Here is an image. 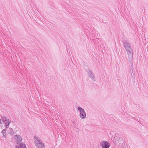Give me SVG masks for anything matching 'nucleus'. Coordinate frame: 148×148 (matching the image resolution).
<instances>
[{
	"label": "nucleus",
	"mask_w": 148,
	"mask_h": 148,
	"mask_svg": "<svg viewBox=\"0 0 148 148\" xmlns=\"http://www.w3.org/2000/svg\"><path fill=\"white\" fill-rule=\"evenodd\" d=\"M34 138L35 145L38 148H45V145L37 136H35Z\"/></svg>",
	"instance_id": "f257e3e1"
},
{
	"label": "nucleus",
	"mask_w": 148,
	"mask_h": 148,
	"mask_svg": "<svg viewBox=\"0 0 148 148\" xmlns=\"http://www.w3.org/2000/svg\"><path fill=\"white\" fill-rule=\"evenodd\" d=\"M128 56V59L130 62H132L133 59V50L131 47L125 49Z\"/></svg>",
	"instance_id": "f03ea898"
},
{
	"label": "nucleus",
	"mask_w": 148,
	"mask_h": 148,
	"mask_svg": "<svg viewBox=\"0 0 148 148\" xmlns=\"http://www.w3.org/2000/svg\"><path fill=\"white\" fill-rule=\"evenodd\" d=\"M77 109L80 112L79 114L80 117L82 119H84L86 116V114L84 110L82 108L79 107L77 108Z\"/></svg>",
	"instance_id": "7ed1b4c3"
},
{
	"label": "nucleus",
	"mask_w": 148,
	"mask_h": 148,
	"mask_svg": "<svg viewBox=\"0 0 148 148\" xmlns=\"http://www.w3.org/2000/svg\"><path fill=\"white\" fill-rule=\"evenodd\" d=\"M1 120L5 122V124H7L5 125V127L6 128H8L9 127V124L10 123L11 121L8 118L6 117L5 116L1 117Z\"/></svg>",
	"instance_id": "20e7f679"
},
{
	"label": "nucleus",
	"mask_w": 148,
	"mask_h": 148,
	"mask_svg": "<svg viewBox=\"0 0 148 148\" xmlns=\"http://www.w3.org/2000/svg\"><path fill=\"white\" fill-rule=\"evenodd\" d=\"M100 145L103 148H109L110 147V144L107 141L103 140L100 143Z\"/></svg>",
	"instance_id": "39448f33"
},
{
	"label": "nucleus",
	"mask_w": 148,
	"mask_h": 148,
	"mask_svg": "<svg viewBox=\"0 0 148 148\" xmlns=\"http://www.w3.org/2000/svg\"><path fill=\"white\" fill-rule=\"evenodd\" d=\"M123 45L125 49L131 47L129 42L126 40L123 41Z\"/></svg>",
	"instance_id": "423d86ee"
},
{
	"label": "nucleus",
	"mask_w": 148,
	"mask_h": 148,
	"mask_svg": "<svg viewBox=\"0 0 148 148\" xmlns=\"http://www.w3.org/2000/svg\"><path fill=\"white\" fill-rule=\"evenodd\" d=\"M14 137L15 138H16V137H17L18 144L20 143L22 141V138L20 136H18L17 135L15 136Z\"/></svg>",
	"instance_id": "0eeeda50"
},
{
	"label": "nucleus",
	"mask_w": 148,
	"mask_h": 148,
	"mask_svg": "<svg viewBox=\"0 0 148 148\" xmlns=\"http://www.w3.org/2000/svg\"><path fill=\"white\" fill-rule=\"evenodd\" d=\"M89 77L93 81H96L95 76L93 73Z\"/></svg>",
	"instance_id": "6e6552de"
},
{
	"label": "nucleus",
	"mask_w": 148,
	"mask_h": 148,
	"mask_svg": "<svg viewBox=\"0 0 148 148\" xmlns=\"http://www.w3.org/2000/svg\"><path fill=\"white\" fill-rule=\"evenodd\" d=\"M18 148H26L25 145L23 143H20L19 146L18 147Z\"/></svg>",
	"instance_id": "1a4fd4ad"
},
{
	"label": "nucleus",
	"mask_w": 148,
	"mask_h": 148,
	"mask_svg": "<svg viewBox=\"0 0 148 148\" xmlns=\"http://www.w3.org/2000/svg\"><path fill=\"white\" fill-rule=\"evenodd\" d=\"M87 73L88 75L89 76L92 74H93L92 71L90 70H88L87 71Z\"/></svg>",
	"instance_id": "9d476101"
},
{
	"label": "nucleus",
	"mask_w": 148,
	"mask_h": 148,
	"mask_svg": "<svg viewBox=\"0 0 148 148\" xmlns=\"http://www.w3.org/2000/svg\"><path fill=\"white\" fill-rule=\"evenodd\" d=\"M5 132H6V130L5 129L3 130L1 132L3 134V136L4 137H5V136L6 135V134H5Z\"/></svg>",
	"instance_id": "9b49d317"
},
{
	"label": "nucleus",
	"mask_w": 148,
	"mask_h": 148,
	"mask_svg": "<svg viewBox=\"0 0 148 148\" xmlns=\"http://www.w3.org/2000/svg\"><path fill=\"white\" fill-rule=\"evenodd\" d=\"M10 134L11 135H13L14 134V132L13 131H10Z\"/></svg>",
	"instance_id": "f8f14e48"
},
{
	"label": "nucleus",
	"mask_w": 148,
	"mask_h": 148,
	"mask_svg": "<svg viewBox=\"0 0 148 148\" xmlns=\"http://www.w3.org/2000/svg\"><path fill=\"white\" fill-rule=\"evenodd\" d=\"M147 51L148 52V42L147 43Z\"/></svg>",
	"instance_id": "ddd939ff"
},
{
	"label": "nucleus",
	"mask_w": 148,
	"mask_h": 148,
	"mask_svg": "<svg viewBox=\"0 0 148 148\" xmlns=\"http://www.w3.org/2000/svg\"><path fill=\"white\" fill-rule=\"evenodd\" d=\"M0 123H1V119H0Z\"/></svg>",
	"instance_id": "4468645a"
}]
</instances>
